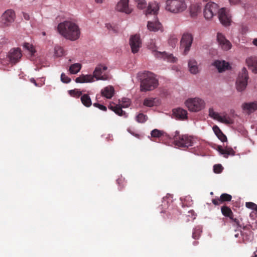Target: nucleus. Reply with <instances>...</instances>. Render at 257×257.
Returning a JSON list of instances; mask_svg holds the SVG:
<instances>
[{"instance_id": "obj_62", "label": "nucleus", "mask_w": 257, "mask_h": 257, "mask_svg": "<svg viewBox=\"0 0 257 257\" xmlns=\"http://www.w3.org/2000/svg\"><path fill=\"white\" fill-rule=\"evenodd\" d=\"M253 257H257V253L255 254L254 255Z\"/></svg>"}, {"instance_id": "obj_27", "label": "nucleus", "mask_w": 257, "mask_h": 257, "mask_svg": "<svg viewBox=\"0 0 257 257\" xmlns=\"http://www.w3.org/2000/svg\"><path fill=\"white\" fill-rule=\"evenodd\" d=\"M221 211L222 213V214L226 217H228L231 219L232 220H233L237 226H239V221L236 219L233 218V213L231 211V210L227 206H223L221 208Z\"/></svg>"}, {"instance_id": "obj_64", "label": "nucleus", "mask_w": 257, "mask_h": 257, "mask_svg": "<svg viewBox=\"0 0 257 257\" xmlns=\"http://www.w3.org/2000/svg\"><path fill=\"white\" fill-rule=\"evenodd\" d=\"M210 194H211V195H212V194H213V192H211L210 193Z\"/></svg>"}, {"instance_id": "obj_49", "label": "nucleus", "mask_w": 257, "mask_h": 257, "mask_svg": "<svg viewBox=\"0 0 257 257\" xmlns=\"http://www.w3.org/2000/svg\"><path fill=\"white\" fill-rule=\"evenodd\" d=\"M255 206H256V204L253 202H246L245 203V206L247 208L251 209L252 210H253V209L255 207Z\"/></svg>"}, {"instance_id": "obj_28", "label": "nucleus", "mask_w": 257, "mask_h": 257, "mask_svg": "<svg viewBox=\"0 0 257 257\" xmlns=\"http://www.w3.org/2000/svg\"><path fill=\"white\" fill-rule=\"evenodd\" d=\"M217 150L225 158H227L229 155L234 156L235 154L234 151L231 148L226 147L223 149L221 146H218Z\"/></svg>"}, {"instance_id": "obj_36", "label": "nucleus", "mask_w": 257, "mask_h": 257, "mask_svg": "<svg viewBox=\"0 0 257 257\" xmlns=\"http://www.w3.org/2000/svg\"><path fill=\"white\" fill-rule=\"evenodd\" d=\"M208 115L211 118L217 120L220 114L216 112L213 107H210L208 110Z\"/></svg>"}, {"instance_id": "obj_42", "label": "nucleus", "mask_w": 257, "mask_h": 257, "mask_svg": "<svg viewBox=\"0 0 257 257\" xmlns=\"http://www.w3.org/2000/svg\"><path fill=\"white\" fill-rule=\"evenodd\" d=\"M177 41H178V40H177V38L174 36L170 37L168 40L169 44L172 47H174L176 46V44L177 43Z\"/></svg>"}, {"instance_id": "obj_59", "label": "nucleus", "mask_w": 257, "mask_h": 257, "mask_svg": "<svg viewBox=\"0 0 257 257\" xmlns=\"http://www.w3.org/2000/svg\"><path fill=\"white\" fill-rule=\"evenodd\" d=\"M197 243H198V242H197V241H194L193 242V245H197Z\"/></svg>"}, {"instance_id": "obj_56", "label": "nucleus", "mask_w": 257, "mask_h": 257, "mask_svg": "<svg viewBox=\"0 0 257 257\" xmlns=\"http://www.w3.org/2000/svg\"><path fill=\"white\" fill-rule=\"evenodd\" d=\"M252 43L253 45L257 46V39H254L252 41Z\"/></svg>"}, {"instance_id": "obj_16", "label": "nucleus", "mask_w": 257, "mask_h": 257, "mask_svg": "<svg viewBox=\"0 0 257 257\" xmlns=\"http://www.w3.org/2000/svg\"><path fill=\"white\" fill-rule=\"evenodd\" d=\"M8 58L12 64H16L19 62L22 56L21 49L19 48L12 49L9 54Z\"/></svg>"}, {"instance_id": "obj_22", "label": "nucleus", "mask_w": 257, "mask_h": 257, "mask_svg": "<svg viewBox=\"0 0 257 257\" xmlns=\"http://www.w3.org/2000/svg\"><path fill=\"white\" fill-rule=\"evenodd\" d=\"M249 68L254 73H257V57L251 56L246 60Z\"/></svg>"}, {"instance_id": "obj_41", "label": "nucleus", "mask_w": 257, "mask_h": 257, "mask_svg": "<svg viewBox=\"0 0 257 257\" xmlns=\"http://www.w3.org/2000/svg\"><path fill=\"white\" fill-rule=\"evenodd\" d=\"M69 93L70 95L77 97L82 95V92L77 89L70 90L69 91Z\"/></svg>"}, {"instance_id": "obj_54", "label": "nucleus", "mask_w": 257, "mask_h": 257, "mask_svg": "<svg viewBox=\"0 0 257 257\" xmlns=\"http://www.w3.org/2000/svg\"><path fill=\"white\" fill-rule=\"evenodd\" d=\"M30 81L31 82L33 83V84H34V85L36 86H38V84L37 83L36 80H35V79L34 78H32L30 79Z\"/></svg>"}, {"instance_id": "obj_20", "label": "nucleus", "mask_w": 257, "mask_h": 257, "mask_svg": "<svg viewBox=\"0 0 257 257\" xmlns=\"http://www.w3.org/2000/svg\"><path fill=\"white\" fill-rule=\"evenodd\" d=\"M151 135L153 138H159L163 137L164 138V140L167 139L170 141L171 139H172V134L169 135L163 131L159 130L158 129L152 130L151 132Z\"/></svg>"}, {"instance_id": "obj_21", "label": "nucleus", "mask_w": 257, "mask_h": 257, "mask_svg": "<svg viewBox=\"0 0 257 257\" xmlns=\"http://www.w3.org/2000/svg\"><path fill=\"white\" fill-rule=\"evenodd\" d=\"M173 116L176 119H184L187 117V112L181 108H177L173 110Z\"/></svg>"}, {"instance_id": "obj_3", "label": "nucleus", "mask_w": 257, "mask_h": 257, "mask_svg": "<svg viewBox=\"0 0 257 257\" xmlns=\"http://www.w3.org/2000/svg\"><path fill=\"white\" fill-rule=\"evenodd\" d=\"M148 48L150 50L153 55L157 58L163 59L167 62L174 63L177 61V59L172 54H169L166 52H160L157 50V47L155 41L151 39L147 44Z\"/></svg>"}, {"instance_id": "obj_45", "label": "nucleus", "mask_w": 257, "mask_h": 257, "mask_svg": "<svg viewBox=\"0 0 257 257\" xmlns=\"http://www.w3.org/2000/svg\"><path fill=\"white\" fill-rule=\"evenodd\" d=\"M201 232V231L200 230V229H194L192 233V237L194 239H198Z\"/></svg>"}, {"instance_id": "obj_31", "label": "nucleus", "mask_w": 257, "mask_h": 257, "mask_svg": "<svg viewBox=\"0 0 257 257\" xmlns=\"http://www.w3.org/2000/svg\"><path fill=\"white\" fill-rule=\"evenodd\" d=\"M201 10V5L199 4H191L189 8V12L190 16L194 18L197 16Z\"/></svg>"}, {"instance_id": "obj_24", "label": "nucleus", "mask_w": 257, "mask_h": 257, "mask_svg": "<svg viewBox=\"0 0 257 257\" xmlns=\"http://www.w3.org/2000/svg\"><path fill=\"white\" fill-rule=\"evenodd\" d=\"M94 76L91 74L81 75L75 79L76 83H89L94 81Z\"/></svg>"}, {"instance_id": "obj_51", "label": "nucleus", "mask_w": 257, "mask_h": 257, "mask_svg": "<svg viewBox=\"0 0 257 257\" xmlns=\"http://www.w3.org/2000/svg\"><path fill=\"white\" fill-rule=\"evenodd\" d=\"M231 5H237L241 3V0H228Z\"/></svg>"}, {"instance_id": "obj_40", "label": "nucleus", "mask_w": 257, "mask_h": 257, "mask_svg": "<svg viewBox=\"0 0 257 257\" xmlns=\"http://www.w3.org/2000/svg\"><path fill=\"white\" fill-rule=\"evenodd\" d=\"M221 203L225 201H230L232 199V196L227 193H223L220 196Z\"/></svg>"}, {"instance_id": "obj_53", "label": "nucleus", "mask_w": 257, "mask_h": 257, "mask_svg": "<svg viewBox=\"0 0 257 257\" xmlns=\"http://www.w3.org/2000/svg\"><path fill=\"white\" fill-rule=\"evenodd\" d=\"M23 16L25 20L28 21L30 20V16L28 13L23 12Z\"/></svg>"}, {"instance_id": "obj_15", "label": "nucleus", "mask_w": 257, "mask_h": 257, "mask_svg": "<svg viewBox=\"0 0 257 257\" xmlns=\"http://www.w3.org/2000/svg\"><path fill=\"white\" fill-rule=\"evenodd\" d=\"M130 45L132 52L133 53H137L142 46V41L139 35L132 36L130 39Z\"/></svg>"}, {"instance_id": "obj_12", "label": "nucleus", "mask_w": 257, "mask_h": 257, "mask_svg": "<svg viewBox=\"0 0 257 257\" xmlns=\"http://www.w3.org/2000/svg\"><path fill=\"white\" fill-rule=\"evenodd\" d=\"M219 6L213 2L208 3L204 9V16L206 19L210 20L219 11Z\"/></svg>"}, {"instance_id": "obj_46", "label": "nucleus", "mask_w": 257, "mask_h": 257, "mask_svg": "<svg viewBox=\"0 0 257 257\" xmlns=\"http://www.w3.org/2000/svg\"><path fill=\"white\" fill-rule=\"evenodd\" d=\"M93 106L102 111H106V110H107V108L106 106H105L104 105H103L102 104L98 103H94L93 104Z\"/></svg>"}, {"instance_id": "obj_5", "label": "nucleus", "mask_w": 257, "mask_h": 257, "mask_svg": "<svg viewBox=\"0 0 257 257\" xmlns=\"http://www.w3.org/2000/svg\"><path fill=\"white\" fill-rule=\"evenodd\" d=\"M145 75V78L141 83V91H151L156 88L158 85V82L155 75L151 72H147Z\"/></svg>"}, {"instance_id": "obj_50", "label": "nucleus", "mask_w": 257, "mask_h": 257, "mask_svg": "<svg viewBox=\"0 0 257 257\" xmlns=\"http://www.w3.org/2000/svg\"><path fill=\"white\" fill-rule=\"evenodd\" d=\"M213 130L215 133V134L217 136L219 134H220L222 132L220 130V128L216 125L214 126L213 127Z\"/></svg>"}, {"instance_id": "obj_43", "label": "nucleus", "mask_w": 257, "mask_h": 257, "mask_svg": "<svg viewBox=\"0 0 257 257\" xmlns=\"http://www.w3.org/2000/svg\"><path fill=\"white\" fill-rule=\"evenodd\" d=\"M61 80L63 83H68L71 81V79L65 73H62L61 75Z\"/></svg>"}, {"instance_id": "obj_35", "label": "nucleus", "mask_w": 257, "mask_h": 257, "mask_svg": "<svg viewBox=\"0 0 257 257\" xmlns=\"http://www.w3.org/2000/svg\"><path fill=\"white\" fill-rule=\"evenodd\" d=\"M81 101L82 104L86 107H90L92 105V101L89 95L84 94L81 97Z\"/></svg>"}, {"instance_id": "obj_23", "label": "nucleus", "mask_w": 257, "mask_h": 257, "mask_svg": "<svg viewBox=\"0 0 257 257\" xmlns=\"http://www.w3.org/2000/svg\"><path fill=\"white\" fill-rule=\"evenodd\" d=\"M114 94V89L113 86L108 85L101 90V94L107 99L111 98Z\"/></svg>"}, {"instance_id": "obj_52", "label": "nucleus", "mask_w": 257, "mask_h": 257, "mask_svg": "<svg viewBox=\"0 0 257 257\" xmlns=\"http://www.w3.org/2000/svg\"><path fill=\"white\" fill-rule=\"evenodd\" d=\"M212 202L215 205H218L222 203L220 198L213 199H212Z\"/></svg>"}, {"instance_id": "obj_14", "label": "nucleus", "mask_w": 257, "mask_h": 257, "mask_svg": "<svg viewBox=\"0 0 257 257\" xmlns=\"http://www.w3.org/2000/svg\"><path fill=\"white\" fill-rule=\"evenodd\" d=\"M218 19L219 21L224 26H229L231 23V16L226 9L224 8L220 9L218 12Z\"/></svg>"}, {"instance_id": "obj_19", "label": "nucleus", "mask_w": 257, "mask_h": 257, "mask_svg": "<svg viewBox=\"0 0 257 257\" xmlns=\"http://www.w3.org/2000/svg\"><path fill=\"white\" fill-rule=\"evenodd\" d=\"M243 111L250 114L257 109V102H249L243 103L241 106Z\"/></svg>"}, {"instance_id": "obj_8", "label": "nucleus", "mask_w": 257, "mask_h": 257, "mask_svg": "<svg viewBox=\"0 0 257 257\" xmlns=\"http://www.w3.org/2000/svg\"><path fill=\"white\" fill-rule=\"evenodd\" d=\"M248 79L247 71L245 68L243 67L239 72L236 81V88L238 91L242 92L245 89Z\"/></svg>"}, {"instance_id": "obj_60", "label": "nucleus", "mask_w": 257, "mask_h": 257, "mask_svg": "<svg viewBox=\"0 0 257 257\" xmlns=\"http://www.w3.org/2000/svg\"><path fill=\"white\" fill-rule=\"evenodd\" d=\"M254 254H257V248L256 249V250L254 251Z\"/></svg>"}, {"instance_id": "obj_38", "label": "nucleus", "mask_w": 257, "mask_h": 257, "mask_svg": "<svg viewBox=\"0 0 257 257\" xmlns=\"http://www.w3.org/2000/svg\"><path fill=\"white\" fill-rule=\"evenodd\" d=\"M148 119V116L143 114V113H139L138 115L136 117V119L137 121H138L139 123H144Z\"/></svg>"}, {"instance_id": "obj_13", "label": "nucleus", "mask_w": 257, "mask_h": 257, "mask_svg": "<svg viewBox=\"0 0 257 257\" xmlns=\"http://www.w3.org/2000/svg\"><path fill=\"white\" fill-rule=\"evenodd\" d=\"M216 37L219 47L222 50L224 51H228L231 48V43L222 33H217Z\"/></svg>"}, {"instance_id": "obj_1", "label": "nucleus", "mask_w": 257, "mask_h": 257, "mask_svg": "<svg viewBox=\"0 0 257 257\" xmlns=\"http://www.w3.org/2000/svg\"><path fill=\"white\" fill-rule=\"evenodd\" d=\"M57 30L61 35L70 41L77 40L79 38L81 34L78 25L71 21H65L59 23Z\"/></svg>"}, {"instance_id": "obj_25", "label": "nucleus", "mask_w": 257, "mask_h": 257, "mask_svg": "<svg viewBox=\"0 0 257 257\" xmlns=\"http://www.w3.org/2000/svg\"><path fill=\"white\" fill-rule=\"evenodd\" d=\"M94 76L91 74L81 75L75 79L76 83H89L94 81Z\"/></svg>"}, {"instance_id": "obj_48", "label": "nucleus", "mask_w": 257, "mask_h": 257, "mask_svg": "<svg viewBox=\"0 0 257 257\" xmlns=\"http://www.w3.org/2000/svg\"><path fill=\"white\" fill-rule=\"evenodd\" d=\"M24 47L28 50L31 53H33V48L32 45L29 43H25L24 44Z\"/></svg>"}, {"instance_id": "obj_17", "label": "nucleus", "mask_w": 257, "mask_h": 257, "mask_svg": "<svg viewBox=\"0 0 257 257\" xmlns=\"http://www.w3.org/2000/svg\"><path fill=\"white\" fill-rule=\"evenodd\" d=\"M129 0H120L115 7V10L118 12L129 14L132 13V9L129 7Z\"/></svg>"}, {"instance_id": "obj_61", "label": "nucleus", "mask_w": 257, "mask_h": 257, "mask_svg": "<svg viewBox=\"0 0 257 257\" xmlns=\"http://www.w3.org/2000/svg\"><path fill=\"white\" fill-rule=\"evenodd\" d=\"M42 34L43 36H45L46 35V33L45 32H43Z\"/></svg>"}, {"instance_id": "obj_33", "label": "nucleus", "mask_w": 257, "mask_h": 257, "mask_svg": "<svg viewBox=\"0 0 257 257\" xmlns=\"http://www.w3.org/2000/svg\"><path fill=\"white\" fill-rule=\"evenodd\" d=\"M159 103L158 99L155 98L149 97L144 99L143 104L147 107H153Z\"/></svg>"}, {"instance_id": "obj_32", "label": "nucleus", "mask_w": 257, "mask_h": 257, "mask_svg": "<svg viewBox=\"0 0 257 257\" xmlns=\"http://www.w3.org/2000/svg\"><path fill=\"white\" fill-rule=\"evenodd\" d=\"M217 120L226 124H230L233 123V119L228 116L225 113H223L222 115L220 114Z\"/></svg>"}, {"instance_id": "obj_9", "label": "nucleus", "mask_w": 257, "mask_h": 257, "mask_svg": "<svg viewBox=\"0 0 257 257\" xmlns=\"http://www.w3.org/2000/svg\"><path fill=\"white\" fill-rule=\"evenodd\" d=\"M16 16L15 11L13 9H8L1 16V25L3 28L10 27L16 19Z\"/></svg>"}, {"instance_id": "obj_58", "label": "nucleus", "mask_w": 257, "mask_h": 257, "mask_svg": "<svg viewBox=\"0 0 257 257\" xmlns=\"http://www.w3.org/2000/svg\"><path fill=\"white\" fill-rule=\"evenodd\" d=\"M254 210L256 211L257 212V205H256L255 207L253 209Z\"/></svg>"}, {"instance_id": "obj_44", "label": "nucleus", "mask_w": 257, "mask_h": 257, "mask_svg": "<svg viewBox=\"0 0 257 257\" xmlns=\"http://www.w3.org/2000/svg\"><path fill=\"white\" fill-rule=\"evenodd\" d=\"M223 168L220 164H216L213 166V170L215 173H220L222 171Z\"/></svg>"}, {"instance_id": "obj_34", "label": "nucleus", "mask_w": 257, "mask_h": 257, "mask_svg": "<svg viewBox=\"0 0 257 257\" xmlns=\"http://www.w3.org/2000/svg\"><path fill=\"white\" fill-rule=\"evenodd\" d=\"M82 65L79 63L72 64L69 67V71L72 74H75L78 73L81 70Z\"/></svg>"}, {"instance_id": "obj_29", "label": "nucleus", "mask_w": 257, "mask_h": 257, "mask_svg": "<svg viewBox=\"0 0 257 257\" xmlns=\"http://www.w3.org/2000/svg\"><path fill=\"white\" fill-rule=\"evenodd\" d=\"M159 10V6L158 3L156 2L149 3L146 11V15L154 14L156 15Z\"/></svg>"}, {"instance_id": "obj_47", "label": "nucleus", "mask_w": 257, "mask_h": 257, "mask_svg": "<svg viewBox=\"0 0 257 257\" xmlns=\"http://www.w3.org/2000/svg\"><path fill=\"white\" fill-rule=\"evenodd\" d=\"M217 137L222 142L227 141V138L226 136L222 133V132L219 134Z\"/></svg>"}, {"instance_id": "obj_18", "label": "nucleus", "mask_w": 257, "mask_h": 257, "mask_svg": "<svg viewBox=\"0 0 257 257\" xmlns=\"http://www.w3.org/2000/svg\"><path fill=\"white\" fill-rule=\"evenodd\" d=\"M212 65L217 69L219 73L224 72L230 68L228 62L224 60H216L212 63Z\"/></svg>"}, {"instance_id": "obj_55", "label": "nucleus", "mask_w": 257, "mask_h": 257, "mask_svg": "<svg viewBox=\"0 0 257 257\" xmlns=\"http://www.w3.org/2000/svg\"><path fill=\"white\" fill-rule=\"evenodd\" d=\"M106 27H107V28L108 29V30H110L111 29H112V26L109 24H107L106 25Z\"/></svg>"}, {"instance_id": "obj_30", "label": "nucleus", "mask_w": 257, "mask_h": 257, "mask_svg": "<svg viewBox=\"0 0 257 257\" xmlns=\"http://www.w3.org/2000/svg\"><path fill=\"white\" fill-rule=\"evenodd\" d=\"M188 66L189 71L193 74H196L199 72V68L197 62L194 59H191L189 60Z\"/></svg>"}, {"instance_id": "obj_2", "label": "nucleus", "mask_w": 257, "mask_h": 257, "mask_svg": "<svg viewBox=\"0 0 257 257\" xmlns=\"http://www.w3.org/2000/svg\"><path fill=\"white\" fill-rule=\"evenodd\" d=\"M179 132L176 131L172 134V139L170 141L173 142L175 146L179 147H189L192 146L196 141L194 137L187 135L179 136Z\"/></svg>"}, {"instance_id": "obj_10", "label": "nucleus", "mask_w": 257, "mask_h": 257, "mask_svg": "<svg viewBox=\"0 0 257 257\" xmlns=\"http://www.w3.org/2000/svg\"><path fill=\"white\" fill-rule=\"evenodd\" d=\"M193 41V37L192 34L186 33L182 35L180 41V48L184 50V55L187 54L190 51Z\"/></svg>"}, {"instance_id": "obj_57", "label": "nucleus", "mask_w": 257, "mask_h": 257, "mask_svg": "<svg viewBox=\"0 0 257 257\" xmlns=\"http://www.w3.org/2000/svg\"><path fill=\"white\" fill-rule=\"evenodd\" d=\"M104 0H95V2L97 3H102Z\"/></svg>"}, {"instance_id": "obj_37", "label": "nucleus", "mask_w": 257, "mask_h": 257, "mask_svg": "<svg viewBox=\"0 0 257 257\" xmlns=\"http://www.w3.org/2000/svg\"><path fill=\"white\" fill-rule=\"evenodd\" d=\"M64 53L63 48L60 46L57 45L54 47V54L57 57H61Z\"/></svg>"}, {"instance_id": "obj_6", "label": "nucleus", "mask_w": 257, "mask_h": 257, "mask_svg": "<svg viewBox=\"0 0 257 257\" xmlns=\"http://www.w3.org/2000/svg\"><path fill=\"white\" fill-rule=\"evenodd\" d=\"M131 100L130 98L123 97L121 100L119 99V104L111 105L109 104L108 108L113 111L117 115L126 118L128 114L124 111L122 110V108H127L131 104Z\"/></svg>"}, {"instance_id": "obj_7", "label": "nucleus", "mask_w": 257, "mask_h": 257, "mask_svg": "<svg viewBox=\"0 0 257 257\" xmlns=\"http://www.w3.org/2000/svg\"><path fill=\"white\" fill-rule=\"evenodd\" d=\"M185 104L191 112H198L205 107L204 101L199 97L188 98L185 101Z\"/></svg>"}, {"instance_id": "obj_4", "label": "nucleus", "mask_w": 257, "mask_h": 257, "mask_svg": "<svg viewBox=\"0 0 257 257\" xmlns=\"http://www.w3.org/2000/svg\"><path fill=\"white\" fill-rule=\"evenodd\" d=\"M185 0H167L166 2L165 10L172 14H180L187 9Z\"/></svg>"}, {"instance_id": "obj_39", "label": "nucleus", "mask_w": 257, "mask_h": 257, "mask_svg": "<svg viewBox=\"0 0 257 257\" xmlns=\"http://www.w3.org/2000/svg\"><path fill=\"white\" fill-rule=\"evenodd\" d=\"M137 8L139 9H144L146 8L147 4L145 0H135Z\"/></svg>"}, {"instance_id": "obj_63", "label": "nucleus", "mask_w": 257, "mask_h": 257, "mask_svg": "<svg viewBox=\"0 0 257 257\" xmlns=\"http://www.w3.org/2000/svg\"><path fill=\"white\" fill-rule=\"evenodd\" d=\"M238 234H235V237H238Z\"/></svg>"}, {"instance_id": "obj_11", "label": "nucleus", "mask_w": 257, "mask_h": 257, "mask_svg": "<svg viewBox=\"0 0 257 257\" xmlns=\"http://www.w3.org/2000/svg\"><path fill=\"white\" fill-rule=\"evenodd\" d=\"M107 69V67L102 64L98 65L93 71L94 78L97 80H107L110 78L109 74L105 71Z\"/></svg>"}, {"instance_id": "obj_26", "label": "nucleus", "mask_w": 257, "mask_h": 257, "mask_svg": "<svg viewBox=\"0 0 257 257\" xmlns=\"http://www.w3.org/2000/svg\"><path fill=\"white\" fill-rule=\"evenodd\" d=\"M147 27L149 31L153 32L162 30V26L158 20H155L154 21H149Z\"/></svg>"}]
</instances>
